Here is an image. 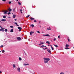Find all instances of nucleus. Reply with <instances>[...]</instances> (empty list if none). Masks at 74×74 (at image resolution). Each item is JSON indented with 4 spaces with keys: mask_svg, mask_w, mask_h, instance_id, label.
Masks as SVG:
<instances>
[{
    "mask_svg": "<svg viewBox=\"0 0 74 74\" xmlns=\"http://www.w3.org/2000/svg\"><path fill=\"white\" fill-rule=\"evenodd\" d=\"M44 61L45 63H47L48 62V61L50 60V59L49 58H44Z\"/></svg>",
    "mask_w": 74,
    "mask_h": 74,
    "instance_id": "1",
    "label": "nucleus"
},
{
    "mask_svg": "<svg viewBox=\"0 0 74 74\" xmlns=\"http://www.w3.org/2000/svg\"><path fill=\"white\" fill-rule=\"evenodd\" d=\"M41 47H42V49H44V50H45V49H47V47L45 46H44V45H42V46H41Z\"/></svg>",
    "mask_w": 74,
    "mask_h": 74,
    "instance_id": "2",
    "label": "nucleus"
},
{
    "mask_svg": "<svg viewBox=\"0 0 74 74\" xmlns=\"http://www.w3.org/2000/svg\"><path fill=\"white\" fill-rule=\"evenodd\" d=\"M20 68L18 67L17 68V70L18 71V72H21V70H20Z\"/></svg>",
    "mask_w": 74,
    "mask_h": 74,
    "instance_id": "3",
    "label": "nucleus"
},
{
    "mask_svg": "<svg viewBox=\"0 0 74 74\" xmlns=\"http://www.w3.org/2000/svg\"><path fill=\"white\" fill-rule=\"evenodd\" d=\"M42 36H47V37H50V36H49L48 34H46V35L43 34Z\"/></svg>",
    "mask_w": 74,
    "mask_h": 74,
    "instance_id": "4",
    "label": "nucleus"
},
{
    "mask_svg": "<svg viewBox=\"0 0 74 74\" xmlns=\"http://www.w3.org/2000/svg\"><path fill=\"white\" fill-rule=\"evenodd\" d=\"M18 29H19V31H21V30H22V28L20 27H18Z\"/></svg>",
    "mask_w": 74,
    "mask_h": 74,
    "instance_id": "5",
    "label": "nucleus"
},
{
    "mask_svg": "<svg viewBox=\"0 0 74 74\" xmlns=\"http://www.w3.org/2000/svg\"><path fill=\"white\" fill-rule=\"evenodd\" d=\"M17 40H18L19 41H20L21 40V38L20 37H18L16 38Z\"/></svg>",
    "mask_w": 74,
    "mask_h": 74,
    "instance_id": "6",
    "label": "nucleus"
},
{
    "mask_svg": "<svg viewBox=\"0 0 74 74\" xmlns=\"http://www.w3.org/2000/svg\"><path fill=\"white\" fill-rule=\"evenodd\" d=\"M8 10L9 12H11V11H12V9H11V8H8Z\"/></svg>",
    "mask_w": 74,
    "mask_h": 74,
    "instance_id": "7",
    "label": "nucleus"
},
{
    "mask_svg": "<svg viewBox=\"0 0 74 74\" xmlns=\"http://www.w3.org/2000/svg\"><path fill=\"white\" fill-rule=\"evenodd\" d=\"M40 44H38L39 45H42V44H44V42H40Z\"/></svg>",
    "mask_w": 74,
    "mask_h": 74,
    "instance_id": "8",
    "label": "nucleus"
},
{
    "mask_svg": "<svg viewBox=\"0 0 74 74\" xmlns=\"http://www.w3.org/2000/svg\"><path fill=\"white\" fill-rule=\"evenodd\" d=\"M4 28H2L0 29V31H2V32H4Z\"/></svg>",
    "mask_w": 74,
    "mask_h": 74,
    "instance_id": "9",
    "label": "nucleus"
},
{
    "mask_svg": "<svg viewBox=\"0 0 74 74\" xmlns=\"http://www.w3.org/2000/svg\"><path fill=\"white\" fill-rule=\"evenodd\" d=\"M14 29H12L10 31V32L11 33H13V32H14Z\"/></svg>",
    "mask_w": 74,
    "mask_h": 74,
    "instance_id": "10",
    "label": "nucleus"
},
{
    "mask_svg": "<svg viewBox=\"0 0 74 74\" xmlns=\"http://www.w3.org/2000/svg\"><path fill=\"white\" fill-rule=\"evenodd\" d=\"M6 21V20L4 19H2L1 20V21H2L3 22H5Z\"/></svg>",
    "mask_w": 74,
    "mask_h": 74,
    "instance_id": "11",
    "label": "nucleus"
},
{
    "mask_svg": "<svg viewBox=\"0 0 74 74\" xmlns=\"http://www.w3.org/2000/svg\"><path fill=\"white\" fill-rule=\"evenodd\" d=\"M33 33H34V32H30V35H31V36H32V34H33Z\"/></svg>",
    "mask_w": 74,
    "mask_h": 74,
    "instance_id": "12",
    "label": "nucleus"
},
{
    "mask_svg": "<svg viewBox=\"0 0 74 74\" xmlns=\"http://www.w3.org/2000/svg\"><path fill=\"white\" fill-rule=\"evenodd\" d=\"M47 51L48 52L50 53H51V51L50 50H49V49H47Z\"/></svg>",
    "mask_w": 74,
    "mask_h": 74,
    "instance_id": "13",
    "label": "nucleus"
},
{
    "mask_svg": "<svg viewBox=\"0 0 74 74\" xmlns=\"http://www.w3.org/2000/svg\"><path fill=\"white\" fill-rule=\"evenodd\" d=\"M7 12H8V11H5L4 12V14H7Z\"/></svg>",
    "mask_w": 74,
    "mask_h": 74,
    "instance_id": "14",
    "label": "nucleus"
},
{
    "mask_svg": "<svg viewBox=\"0 0 74 74\" xmlns=\"http://www.w3.org/2000/svg\"><path fill=\"white\" fill-rule=\"evenodd\" d=\"M66 48H68V47H69V45H67V44H66V46H65Z\"/></svg>",
    "mask_w": 74,
    "mask_h": 74,
    "instance_id": "15",
    "label": "nucleus"
},
{
    "mask_svg": "<svg viewBox=\"0 0 74 74\" xmlns=\"http://www.w3.org/2000/svg\"><path fill=\"white\" fill-rule=\"evenodd\" d=\"M30 19L31 20V21H33V20H34V18L33 17H32L31 18H30Z\"/></svg>",
    "mask_w": 74,
    "mask_h": 74,
    "instance_id": "16",
    "label": "nucleus"
},
{
    "mask_svg": "<svg viewBox=\"0 0 74 74\" xmlns=\"http://www.w3.org/2000/svg\"><path fill=\"white\" fill-rule=\"evenodd\" d=\"M16 16L14 14L13 15V18H15Z\"/></svg>",
    "mask_w": 74,
    "mask_h": 74,
    "instance_id": "17",
    "label": "nucleus"
},
{
    "mask_svg": "<svg viewBox=\"0 0 74 74\" xmlns=\"http://www.w3.org/2000/svg\"><path fill=\"white\" fill-rule=\"evenodd\" d=\"M46 43H47V44H50V43H49V41H47L46 42Z\"/></svg>",
    "mask_w": 74,
    "mask_h": 74,
    "instance_id": "18",
    "label": "nucleus"
},
{
    "mask_svg": "<svg viewBox=\"0 0 74 74\" xmlns=\"http://www.w3.org/2000/svg\"><path fill=\"white\" fill-rule=\"evenodd\" d=\"M31 26L32 27H34V25L32 24L31 25Z\"/></svg>",
    "mask_w": 74,
    "mask_h": 74,
    "instance_id": "19",
    "label": "nucleus"
},
{
    "mask_svg": "<svg viewBox=\"0 0 74 74\" xmlns=\"http://www.w3.org/2000/svg\"><path fill=\"white\" fill-rule=\"evenodd\" d=\"M53 45L54 46H55V47H56V48H58V45Z\"/></svg>",
    "mask_w": 74,
    "mask_h": 74,
    "instance_id": "20",
    "label": "nucleus"
},
{
    "mask_svg": "<svg viewBox=\"0 0 74 74\" xmlns=\"http://www.w3.org/2000/svg\"><path fill=\"white\" fill-rule=\"evenodd\" d=\"M13 68H15V64H13Z\"/></svg>",
    "mask_w": 74,
    "mask_h": 74,
    "instance_id": "21",
    "label": "nucleus"
},
{
    "mask_svg": "<svg viewBox=\"0 0 74 74\" xmlns=\"http://www.w3.org/2000/svg\"><path fill=\"white\" fill-rule=\"evenodd\" d=\"M3 18H6V16L5 15H4L3 16Z\"/></svg>",
    "mask_w": 74,
    "mask_h": 74,
    "instance_id": "22",
    "label": "nucleus"
},
{
    "mask_svg": "<svg viewBox=\"0 0 74 74\" xmlns=\"http://www.w3.org/2000/svg\"><path fill=\"white\" fill-rule=\"evenodd\" d=\"M5 32H7V31H8V30H7V29H5Z\"/></svg>",
    "mask_w": 74,
    "mask_h": 74,
    "instance_id": "23",
    "label": "nucleus"
},
{
    "mask_svg": "<svg viewBox=\"0 0 74 74\" xmlns=\"http://www.w3.org/2000/svg\"><path fill=\"white\" fill-rule=\"evenodd\" d=\"M18 3L19 5H21V3L19 2H18Z\"/></svg>",
    "mask_w": 74,
    "mask_h": 74,
    "instance_id": "24",
    "label": "nucleus"
},
{
    "mask_svg": "<svg viewBox=\"0 0 74 74\" xmlns=\"http://www.w3.org/2000/svg\"><path fill=\"white\" fill-rule=\"evenodd\" d=\"M5 52V51L4 50H3L2 51V53H4Z\"/></svg>",
    "mask_w": 74,
    "mask_h": 74,
    "instance_id": "25",
    "label": "nucleus"
},
{
    "mask_svg": "<svg viewBox=\"0 0 74 74\" xmlns=\"http://www.w3.org/2000/svg\"><path fill=\"white\" fill-rule=\"evenodd\" d=\"M19 60H22V58H21V57L19 58Z\"/></svg>",
    "mask_w": 74,
    "mask_h": 74,
    "instance_id": "26",
    "label": "nucleus"
},
{
    "mask_svg": "<svg viewBox=\"0 0 74 74\" xmlns=\"http://www.w3.org/2000/svg\"><path fill=\"white\" fill-rule=\"evenodd\" d=\"M68 40L69 42H70V39H69V38H68Z\"/></svg>",
    "mask_w": 74,
    "mask_h": 74,
    "instance_id": "27",
    "label": "nucleus"
},
{
    "mask_svg": "<svg viewBox=\"0 0 74 74\" xmlns=\"http://www.w3.org/2000/svg\"><path fill=\"white\" fill-rule=\"evenodd\" d=\"M14 23V24H15L16 25H18V23H17L16 22Z\"/></svg>",
    "mask_w": 74,
    "mask_h": 74,
    "instance_id": "28",
    "label": "nucleus"
},
{
    "mask_svg": "<svg viewBox=\"0 0 74 74\" xmlns=\"http://www.w3.org/2000/svg\"><path fill=\"white\" fill-rule=\"evenodd\" d=\"M11 14V12H9L8 13V15H10V14Z\"/></svg>",
    "mask_w": 74,
    "mask_h": 74,
    "instance_id": "29",
    "label": "nucleus"
},
{
    "mask_svg": "<svg viewBox=\"0 0 74 74\" xmlns=\"http://www.w3.org/2000/svg\"><path fill=\"white\" fill-rule=\"evenodd\" d=\"M37 32L38 33H40V31H37Z\"/></svg>",
    "mask_w": 74,
    "mask_h": 74,
    "instance_id": "30",
    "label": "nucleus"
},
{
    "mask_svg": "<svg viewBox=\"0 0 74 74\" xmlns=\"http://www.w3.org/2000/svg\"><path fill=\"white\" fill-rule=\"evenodd\" d=\"M24 66H26L27 65H29V64H24Z\"/></svg>",
    "mask_w": 74,
    "mask_h": 74,
    "instance_id": "31",
    "label": "nucleus"
},
{
    "mask_svg": "<svg viewBox=\"0 0 74 74\" xmlns=\"http://www.w3.org/2000/svg\"><path fill=\"white\" fill-rule=\"evenodd\" d=\"M10 27H11V28H13V27H13V26H10Z\"/></svg>",
    "mask_w": 74,
    "mask_h": 74,
    "instance_id": "32",
    "label": "nucleus"
},
{
    "mask_svg": "<svg viewBox=\"0 0 74 74\" xmlns=\"http://www.w3.org/2000/svg\"><path fill=\"white\" fill-rule=\"evenodd\" d=\"M65 49H69V48H65Z\"/></svg>",
    "mask_w": 74,
    "mask_h": 74,
    "instance_id": "33",
    "label": "nucleus"
},
{
    "mask_svg": "<svg viewBox=\"0 0 74 74\" xmlns=\"http://www.w3.org/2000/svg\"><path fill=\"white\" fill-rule=\"evenodd\" d=\"M64 74V73H63V72H61V73L60 74Z\"/></svg>",
    "mask_w": 74,
    "mask_h": 74,
    "instance_id": "34",
    "label": "nucleus"
},
{
    "mask_svg": "<svg viewBox=\"0 0 74 74\" xmlns=\"http://www.w3.org/2000/svg\"><path fill=\"white\" fill-rule=\"evenodd\" d=\"M56 38H55L53 40V41H56Z\"/></svg>",
    "mask_w": 74,
    "mask_h": 74,
    "instance_id": "35",
    "label": "nucleus"
},
{
    "mask_svg": "<svg viewBox=\"0 0 74 74\" xmlns=\"http://www.w3.org/2000/svg\"><path fill=\"white\" fill-rule=\"evenodd\" d=\"M5 44H7V41H5Z\"/></svg>",
    "mask_w": 74,
    "mask_h": 74,
    "instance_id": "36",
    "label": "nucleus"
},
{
    "mask_svg": "<svg viewBox=\"0 0 74 74\" xmlns=\"http://www.w3.org/2000/svg\"><path fill=\"white\" fill-rule=\"evenodd\" d=\"M11 3H12V2H11V1H9V4H11Z\"/></svg>",
    "mask_w": 74,
    "mask_h": 74,
    "instance_id": "37",
    "label": "nucleus"
},
{
    "mask_svg": "<svg viewBox=\"0 0 74 74\" xmlns=\"http://www.w3.org/2000/svg\"><path fill=\"white\" fill-rule=\"evenodd\" d=\"M22 10L21 9L20 10L21 12V14H22Z\"/></svg>",
    "mask_w": 74,
    "mask_h": 74,
    "instance_id": "38",
    "label": "nucleus"
},
{
    "mask_svg": "<svg viewBox=\"0 0 74 74\" xmlns=\"http://www.w3.org/2000/svg\"><path fill=\"white\" fill-rule=\"evenodd\" d=\"M1 48H3V45H1L0 46Z\"/></svg>",
    "mask_w": 74,
    "mask_h": 74,
    "instance_id": "39",
    "label": "nucleus"
},
{
    "mask_svg": "<svg viewBox=\"0 0 74 74\" xmlns=\"http://www.w3.org/2000/svg\"><path fill=\"white\" fill-rule=\"evenodd\" d=\"M29 16H30V15H28L27 16V18H29Z\"/></svg>",
    "mask_w": 74,
    "mask_h": 74,
    "instance_id": "40",
    "label": "nucleus"
},
{
    "mask_svg": "<svg viewBox=\"0 0 74 74\" xmlns=\"http://www.w3.org/2000/svg\"><path fill=\"white\" fill-rule=\"evenodd\" d=\"M60 36H58V38H60Z\"/></svg>",
    "mask_w": 74,
    "mask_h": 74,
    "instance_id": "41",
    "label": "nucleus"
},
{
    "mask_svg": "<svg viewBox=\"0 0 74 74\" xmlns=\"http://www.w3.org/2000/svg\"><path fill=\"white\" fill-rule=\"evenodd\" d=\"M34 22H37V21H36V20H34Z\"/></svg>",
    "mask_w": 74,
    "mask_h": 74,
    "instance_id": "42",
    "label": "nucleus"
},
{
    "mask_svg": "<svg viewBox=\"0 0 74 74\" xmlns=\"http://www.w3.org/2000/svg\"><path fill=\"white\" fill-rule=\"evenodd\" d=\"M51 49L52 50H53V49H54L53 47H51Z\"/></svg>",
    "mask_w": 74,
    "mask_h": 74,
    "instance_id": "43",
    "label": "nucleus"
},
{
    "mask_svg": "<svg viewBox=\"0 0 74 74\" xmlns=\"http://www.w3.org/2000/svg\"><path fill=\"white\" fill-rule=\"evenodd\" d=\"M1 20H0V22H1V23H3V22H1Z\"/></svg>",
    "mask_w": 74,
    "mask_h": 74,
    "instance_id": "44",
    "label": "nucleus"
},
{
    "mask_svg": "<svg viewBox=\"0 0 74 74\" xmlns=\"http://www.w3.org/2000/svg\"><path fill=\"white\" fill-rule=\"evenodd\" d=\"M4 2V1H6V0H2Z\"/></svg>",
    "mask_w": 74,
    "mask_h": 74,
    "instance_id": "45",
    "label": "nucleus"
},
{
    "mask_svg": "<svg viewBox=\"0 0 74 74\" xmlns=\"http://www.w3.org/2000/svg\"><path fill=\"white\" fill-rule=\"evenodd\" d=\"M13 11L14 12H15V8H14L13 9Z\"/></svg>",
    "mask_w": 74,
    "mask_h": 74,
    "instance_id": "46",
    "label": "nucleus"
},
{
    "mask_svg": "<svg viewBox=\"0 0 74 74\" xmlns=\"http://www.w3.org/2000/svg\"><path fill=\"white\" fill-rule=\"evenodd\" d=\"M0 27H1V29H2V28H3V27H1V26L0 25Z\"/></svg>",
    "mask_w": 74,
    "mask_h": 74,
    "instance_id": "47",
    "label": "nucleus"
},
{
    "mask_svg": "<svg viewBox=\"0 0 74 74\" xmlns=\"http://www.w3.org/2000/svg\"><path fill=\"white\" fill-rule=\"evenodd\" d=\"M2 73V72L1 71H0V74H1Z\"/></svg>",
    "mask_w": 74,
    "mask_h": 74,
    "instance_id": "48",
    "label": "nucleus"
},
{
    "mask_svg": "<svg viewBox=\"0 0 74 74\" xmlns=\"http://www.w3.org/2000/svg\"><path fill=\"white\" fill-rule=\"evenodd\" d=\"M47 30H51V29H50L49 28H47Z\"/></svg>",
    "mask_w": 74,
    "mask_h": 74,
    "instance_id": "49",
    "label": "nucleus"
},
{
    "mask_svg": "<svg viewBox=\"0 0 74 74\" xmlns=\"http://www.w3.org/2000/svg\"><path fill=\"white\" fill-rule=\"evenodd\" d=\"M17 26H19V25H18V24L17 25Z\"/></svg>",
    "mask_w": 74,
    "mask_h": 74,
    "instance_id": "50",
    "label": "nucleus"
},
{
    "mask_svg": "<svg viewBox=\"0 0 74 74\" xmlns=\"http://www.w3.org/2000/svg\"><path fill=\"white\" fill-rule=\"evenodd\" d=\"M50 46L51 47V48L52 47V45H50Z\"/></svg>",
    "mask_w": 74,
    "mask_h": 74,
    "instance_id": "51",
    "label": "nucleus"
},
{
    "mask_svg": "<svg viewBox=\"0 0 74 74\" xmlns=\"http://www.w3.org/2000/svg\"><path fill=\"white\" fill-rule=\"evenodd\" d=\"M14 21H16V19H15Z\"/></svg>",
    "mask_w": 74,
    "mask_h": 74,
    "instance_id": "52",
    "label": "nucleus"
},
{
    "mask_svg": "<svg viewBox=\"0 0 74 74\" xmlns=\"http://www.w3.org/2000/svg\"><path fill=\"white\" fill-rule=\"evenodd\" d=\"M16 1H18V0H15Z\"/></svg>",
    "mask_w": 74,
    "mask_h": 74,
    "instance_id": "53",
    "label": "nucleus"
},
{
    "mask_svg": "<svg viewBox=\"0 0 74 74\" xmlns=\"http://www.w3.org/2000/svg\"><path fill=\"white\" fill-rule=\"evenodd\" d=\"M0 52H1V51H0Z\"/></svg>",
    "mask_w": 74,
    "mask_h": 74,
    "instance_id": "54",
    "label": "nucleus"
},
{
    "mask_svg": "<svg viewBox=\"0 0 74 74\" xmlns=\"http://www.w3.org/2000/svg\"><path fill=\"white\" fill-rule=\"evenodd\" d=\"M17 64H18V63H17Z\"/></svg>",
    "mask_w": 74,
    "mask_h": 74,
    "instance_id": "55",
    "label": "nucleus"
},
{
    "mask_svg": "<svg viewBox=\"0 0 74 74\" xmlns=\"http://www.w3.org/2000/svg\"><path fill=\"white\" fill-rule=\"evenodd\" d=\"M73 48L74 49V47H73Z\"/></svg>",
    "mask_w": 74,
    "mask_h": 74,
    "instance_id": "56",
    "label": "nucleus"
},
{
    "mask_svg": "<svg viewBox=\"0 0 74 74\" xmlns=\"http://www.w3.org/2000/svg\"><path fill=\"white\" fill-rule=\"evenodd\" d=\"M40 27H41V26H40Z\"/></svg>",
    "mask_w": 74,
    "mask_h": 74,
    "instance_id": "57",
    "label": "nucleus"
}]
</instances>
